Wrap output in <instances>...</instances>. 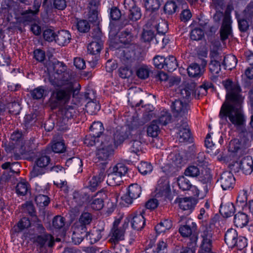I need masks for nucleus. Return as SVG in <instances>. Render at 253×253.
Returning <instances> with one entry per match:
<instances>
[{
	"mask_svg": "<svg viewBox=\"0 0 253 253\" xmlns=\"http://www.w3.org/2000/svg\"><path fill=\"white\" fill-rule=\"evenodd\" d=\"M222 84L227 92V101L222 105L219 117L226 122H227L228 118L236 127L243 126L245 123V118L241 109L243 98L241 94V87L230 80L223 81Z\"/></svg>",
	"mask_w": 253,
	"mask_h": 253,
	"instance_id": "f257e3e1",
	"label": "nucleus"
},
{
	"mask_svg": "<svg viewBox=\"0 0 253 253\" xmlns=\"http://www.w3.org/2000/svg\"><path fill=\"white\" fill-rule=\"evenodd\" d=\"M61 85H53L59 88L54 90L49 100V105L52 109H55L63 104L69 102L72 94L74 95L76 91L80 89L79 84L72 81L64 82Z\"/></svg>",
	"mask_w": 253,
	"mask_h": 253,
	"instance_id": "f03ea898",
	"label": "nucleus"
},
{
	"mask_svg": "<svg viewBox=\"0 0 253 253\" xmlns=\"http://www.w3.org/2000/svg\"><path fill=\"white\" fill-rule=\"evenodd\" d=\"M195 86V83H191L187 84L184 88L180 89L181 97L185 100H176L172 102L171 108L176 116H183L187 113L189 106L186 100L188 101L191 98V94H193Z\"/></svg>",
	"mask_w": 253,
	"mask_h": 253,
	"instance_id": "7ed1b4c3",
	"label": "nucleus"
},
{
	"mask_svg": "<svg viewBox=\"0 0 253 253\" xmlns=\"http://www.w3.org/2000/svg\"><path fill=\"white\" fill-rule=\"evenodd\" d=\"M120 222V219H116L114 222L109 242L111 243V248L115 250L116 253H125L127 250L124 247L121 248L119 243L124 239L125 228L127 225L124 224L122 227H119Z\"/></svg>",
	"mask_w": 253,
	"mask_h": 253,
	"instance_id": "20e7f679",
	"label": "nucleus"
},
{
	"mask_svg": "<svg viewBox=\"0 0 253 253\" xmlns=\"http://www.w3.org/2000/svg\"><path fill=\"white\" fill-rule=\"evenodd\" d=\"M100 141V144L97 147L96 157L99 161H106L113 154L114 141L110 136H102Z\"/></svg>",
	"mask_w": 253,
	"mask_h": 253,
	"instance_id": "39448f33",
	"label": "nucleus"
},
{
	"mask_svg": "<svg viewBox=\"0 0 253 253\" xmlns=\"http://www.w3.org/2000/svg\"><path fill=\"white\" fill-rule=\"evenodd\" d=\"M127 168L123 164L119 163L108 170L107 182L112 186L120 185L123 182L122 176L127 172Z\"/></svg>",
	"mask_w": 253,
	"mask_h": 253,
	"instance_id": "423d86ee",
	"label": "nucleus"
},
{
	"mask_svg": "<svg viewBox=\"0 0 253 253\" xmlns=\"http://www.w3.org/2000/svg\"><path fill=\"white\" fill-rule=\"evenodd\" d=\"M34 141V140L31 138L22 141L19 145H18L12 152L13 153L12 157L14 160H20L22 157L33 154L37 147Z\"/></svg>",
	"mask_w": 253,
	"mask_h": 253,
	"instance_id": "0eeeda50",
	"label": "nucleus"
},
{
	"mask_svg": "<svg viewBox=\"0 0 253 253\" xmlns=\"http://www.w3.org/2000/svg\"><path fill=\"white\" fill-rule=\"evenodd\" d=\"M54 78L49 77V81L53 85H61L62 83L71 81V76L66 71V67L62 64L58 63L53 67Z\"/></svg>",
	"mask_w": 253,
	"mask_h": 253,
	"instance_id": "6e6552de",
	"label": "nucleus"
},
{
	"mask_svg": "<svg viewBox=\"0 0 253 253\" xmlns=\"http://www.w3.org/2000/svg\"><path fill=\"white\" fill-rule=\"evenodd\" d=\"M200 236L202 239L201 245L202 250L205 252H210L212 243V232L211 228L208 226H203Z\"/></svg>",
	"mask_w": 253,
	"mask_h": 253,
	"instance_id": "1a4fd4ad",
	"label": "nucleus"
},
{
	"mask_svg": "<svg viewBox=\"0 0 253 253\" xmlns=\"http://www.w3.org/2000/svg\"><path fill=\"white\" fill-rule=\"evenodd\" d=\"M170 192L169 181L165 176L162 177L158 181L155 190V196L157 198H167Z\"/></svg>",
	"mask_w": 253,
	"mask_h": 253,
	"instance_id": "9d476101",
	"label": "nucleus"
},
{
	"mask_svg": "<svg viewBox=\"0 0 253 253\" xmlns=\"http://www.w3.org/2000/svg\"><path fill=\"white\" fill-rule=\"evenodd\" d=\"M141 193V187L137 184H132L128 187L127 194L124 195L122 199L126 203L130 204L133 199L139 197Z\"/></svg>",
	"mask_w": 253,
	"mask_h": 253,
	"instance_id": "9b49d317",
	"label": "nucleus"
},
{
	"mask_svg": "<svg viewBox=\"0 0 253 253\" xmlns=\"http://www.w3.org/2000/svg\"><path fill=\"white\" fill-rule=\"evenodd\" d=\"M218 181L224 190L233 188L235 184V178L231 172L228 171L222 172Z\"/></svg>",
	"mask_w": 253,
	"mask_h": 253,
	"instance_id": "f8f14e48",
	"label": "nucleus"
},
{
	"mask_svg": "<svg viewBox=\"0 0 253 253\" xmlns=\"http://www.w3.org/2000/svg\"><path fill=\"white\" fill-rule=\"evenodd\" d=\"M230 16L226 14L223 17L222 26L220 29V40L223 42L228 38L232 33Z\"/></svg>",
	"mask_w": 253,
	"mask_h": 253,
	"instance_id": "ddd939ff",
	"label": "nucleus"
},
{
	"mask_svg": "<svg viewBox=\"0 0 253 253\" xmlns=\"http://www.w3.org/2000/svg\"><path fill=\"white\" fill-rule=\"evenodd\" d=\"M23 141V134L19 131H14L11 135L10 141L6 146L5 150L7 152H12L16 147Z\"/></svg>",
	"mask_w": 253,
	"mask_h": 253,
	"instance_id": "4468645a",
	"label": "nucleus"
},
{
	"mask_svg": "<svg viewBox=\"0 0 253 253\" xmlns=\"http://www.w3.org/2000/svg\"><path fill=\"white\" fill-rule=\"evenodd\" d=\"M90 195L86 192L75 191L73 194L72 203L75 207H81L84 203L89 202Z\"/></svg>",
	"mask_w": 253,
	"mask_h": 253,
	"instance_id": "2eb2a0df",
	"label": "nucleus"
},
{
	"mask_svg": "<svg viewBox=\"0 0 253 253\" xmlns=\"http://www.w3.org/2000/svg\"><path fill=\"white\" fill-rule=\"evenodd\" d=\"M177 202L179 208L183 211H187V214L191 212L197 203L196 200L192 197L179 198Z\"/></svg>",
	"mask_w": 253,
	"mask_h": 253,
	"instance_id": "dca6fc26",
	"label": "nucleus"
},
{
	"mask_svg": "<svg viewBox=\"0 0 253 253\" xmlns=\"http://www.w3.org/2000/svg\"><path fill=\"white\" fill-rule=\"evenodd\" d=\"M186 3L183 0H171L167 1L164 6V11L165 13L171 15L180 9V6H182V8H183V5Z\"/></svg>",
	"mask_w": 253,
	"mask_h": 253,
	"instance_id": "f3484780",
	"label": "nucleus"
},
{
	"mask_svg": "<svg viewBox=\"0 0 253 253\" xmlns=\"http://www.w3.org/2000/svg\"><path fill=\"white\" fill-rule=\"evenodd\" d=\"M72 229L73 230L72 239L75 244H80L85 237H88L87 229L81 228L75 225L72 226Z\"/></svg>",
	"mask_w": 253,
	"mask_h": 253,
	"instance_id": "a211bd4d",
	"label": "nucleus"
},
{
	"mask_svg": "<svg viewBox=\"0 0 253 253\" xmlns=\"http://www.w3.org/2000/svg\"><path fill=\"white\" fill-rule=\"evenodd\" d=\"M178 130L179 141L180 142H184L189 140L190 138V130L186 122L182 121L181 124H177L176 126Z\"/></svg>",
	"mask_w": 253,
	"mask_h": 253,
	"instance_id": "6ab92c4d",
	"label": "nucleus"
},
{
	"mask_svg": "<svg viewBox=\"0 0 253 253\" xmlns=\"http://www.w3.org/2000/svg\"><path fill=\"white\" fill-rule=\"evenodd\" d=\"M240 167V169L245 174H250L253 172V160L251 156H246L243 158L239 164L235 163Z\"/></svg>",
	"mask_w": 253,
	"mask_h": 253,
	"instance_id": "aec40b11",
	"label": "nucleus"
},
{
	"mask_svg": "<svg viewBox=\"0 0 253 253\" xmlns=\"http://www.w3.org/2000/svg\"><path fill=\"white\" fill-rule=\"evenodd\" d=\"M106 197L104 191L98 192L92 197V201L90 203L91 208L96 211L101 210L104 206V198Z\"/></svg>",
	"mask_w": 253,
	"mask_h": 253,
	"instance_id": "412c9836",
	"label": "nucleus"
},
{
	"mask_svg": "<svg viewBox=\"0 0 253 253\" xmlns=\"http://www.w3.org/2000/svg\"><path fill=\"white\" fill-rule=\"evenodd\" d=\"M238 234L237 231L232 228L227 231L224 236L226 244L230 248H233L237 244Z\"/></svg>",
	"mask_w": 253,
	"mask_h": 253,
	"instance_id": "4be33fe9",
	"label": "nucleus"
},
{
	"mask_svg": "<svg viewBox=\"0 0 253 253\" xmlns=\"http://www.w3.org/2000/svg\"><path fill=\"white\" fill-rule=\"evenodd\" d=\"M92 220V215L88 212H84L80 215L79 220L74 225L85 229L90 225Z\"/></svg>",
	"mask_w": 253,
	"mask_h": 253,
	"instance_id": "5701e85b",
	"label": "nucleus"
},
{
	"mask_svg": "<svg viewBox=\"0 0 253 253\" xmlns=\"http://www.w3.org/2000/svg\"><path fill=\"white\" fill-rule=\"evenodd\" d=\"M196 230V224L190 220L186 221V224L181 226L179 232L183 237H188Z\"/></svg>",
	"mask_w": 253,
	"mask_h": 253,
	"instance_id": "b1692460",
	"label": "nucleus"
},
{
	"mask_svg": "<svg viewBox=\"0 0 253 253\" xmlns=\"http://www.w3.org/2000/svg\"><path fill=\"white\" fill-rule=\"evenodd\" d=\"M130 218H131V224L133 229L140 230L144 227L145 220L142 213L134 214Z\"/></svg>",
	"mask_w": 253,
	"mask_h": 253,
	"instance_id": "393cba45",
	"label": "nucleus"
},
{
	"mask_svg": "<svg viewBox=\"0 0 253 253\" xmlns=\"http://www.w3.org/2000/svg\"><path fill=\"white\" fill-rule=\"evenodd\" d=\"M203 67L200 68L199 65L197 63L191 64L187 68V72L188 75L191 77L196 78L200 77L202 76L204 72V67L206 66V62L203 61Z\"/></svg>",
	"mask_w": 253,
	"mask_h": 253,
	"instance_id": "a878e982",
	"label": "nucleus"
},
{
	"mask_svg": "<svg viewBox=\"0 0 253 253\" xmlns=\"http://www.w3.org/2000/svg\"><path fill=\"white\" fill-rule=\"evenodd\" d=\"M71 39V35L66 30H61L55 34V41L60 45H65L70 42Z\"/></svg>",
	"mask_w": 253,
	"mask_h": 253,
	"instance_id": "bb28decb",
	"label": "nucleus"
},
{
	"mask_svg": "<svg viewBox=\"0 0 253 253\" xmlns=\"http://www.w3.org/2000/svg\"><path fill=\"white\" fill-rule=\"evenodd\" d=\"M36 241L41 247L46 245L48 247H51L54 244L53 237L47 234L38 236L36 239Z\"/></svg>",
	"mask_w": 253,
	"mask_h": 253,
	"instance_id": "cd10ccee",
	"label": "nucleus"
},
{
	"mask_svg": "<svg viewBox=\"0 0 253 253\" xmlns=\"http://www.w3.org/2000/svg\"><path fill=\"white\" fill-rule=\"evenodd\" d=\"M105 176L104 171H101L98 175L92 176L89 181L88 188L92 191L95 190L100 183L103 181Z\"/></svg>",
	"mask_w": 253,
	"mask_h": 253,
	"instance_id": "c85d7f7f",
	"label": "nucleus"
},
{
	"mask_svg": "<svg viewBox=\"0 0 253 253\" xmlns=\"http://www.w3.org/2000/svg\"><path fill=\"white\" fill-rule=\"evenodd\" d=\"M188 237H189V241L187 244L188 248L184 249L180 253H193V249L197 247L198 236L196 231Z\"/></svg>",
	"mask_w": 253,
	"mask_h": 253,
	"instance_id": "c756f323",
	"label": "nucleus"
},
{
	"mask_svg": "<svg viewBox=\"0 0 253 253\" xmlns=\"http://www.w3.org/2000/svg\"><path fill=\"white\" fill-rule=\"evenodd\" d=\"M31 226V222L29 218L24 217L22 218L12 228L13 233H19Z\"/></svg>",
	"mask_w": 253,
	"mask_h": 253,
	"instance_id": "7c9ffc66",
	"label": "nucleus"
},
{
	"mask_svg": "<svg viewBox=\"0 0 253 253\" xmlns=\"http://www.w3.org/2000/svg\"><path fill=\"white\" fill-rule=\"evenodd\" d=\"M249 222L248 215L243 212H238L235 215L234 223L237 227L242 228Z\"/></svg>",
	"mask_w": 253,
	"mask_h": 253,
	"instance_id": "2f4dec72",
	"label": "nucleus"
},
{
	"mask_svg": "<svg viewBox=\"0 0 253 253\" xmlns=\"http://www.w3.org/2000/svg\"><path fill=\"white\" fill-rule=\"evenodd\" d=\"M61 115L63 120L68 121L69 119L73 118L76 114V110L73 106H67L60 109Z\"/></svg>",
	"mask_w": 253,
	"mask_h": 253,
	"instance_id": "473e14b6",
	"label": "nucleus"
},
{
	"mask_svg": "<svg viewBox=\"0 0 253 253\" xmlns=\"http://www.w3.org/2000/svg\"><path fill=\"white\" fill-rule=\"evenodd\" d=\"M128 137L126 129L123 127L117 128L114 134V141L118 144L122 143Z\"/></svg>",
	"mask_w": 253,
	"mask_h": 253,
	"instance_id": "72a5a7b5",
	"label": "nucleus"
},
{
	"mask_svg": "<svg viewBox=\"0 0 253 253\" xmlns=\"http://www.w3.org/2000/svg\"><path fill=\"white\" fill-rule=\"evenodd\" d=\"M151 21L148 23V24H150V27L151 29H155L157 31V33L159 34L165 35L168 31V26L167 24L163 21L158 23L157 21H153L152 23H150Z\"/></svg>",
	"mask_w": 253,
	"mask_h": 253,
	"instance_id": "f704fd0d",
	"label": "nucleus"
},
{
	"mask_svg": "<svg viewBox=\"0 0 253 253\" xmlns=\"http://www.w3.org/2000/svg\"><path fill=\"white\" fill-rule=\"evenodd\" d=\"M237 63V60L234 55H228L223 57L222 64L225 69L232 70L236 66Z\"/></svg>",
	"mask_w": 253,
	"mask_h": 253,
	"instance_id": "c9c22d12",
	"label": "nucleus"
},
{
	"mask_svg": "<svg viewBox=\"0 0 253 253\" xmlns=\"http://www.w3.org/2000/svg\"><path fill=\"white\" fill-rule=\"evenodd\" d=\"M90 130L91 131V134L101 139V135L103 132L104 130L103 124L101 122H94L90 127Z\"/></svg>",
	"mask_w": 253,
	"mask_h": 253,
	"instance_id": "e433bc0d",
	"label": "nucleus"
},
{
	"mask_svg": "<svg viewBox=\"0 0 253 253\" xmlns=\"http://www.w3.org/2000/svg\"><path fill=\"white\" fill-rule=\"evenodd\" d=\"M103 46L102 41H92L87 46L88 52L91 54L99 53Z\"/></svg>",
	"mask_w": 253,
	"mask_h": 253,
	"instance_id": "4c0bfd02",
	"label": "nucleus"
},
{
	"mask_svg": "<svg viewBox=\"0 0 253 253\" xmlns=\"http://www.w3.org/2000/svg\"><path fill=\"white\" fill-rule=\"evenodd\" d=\"M172 226V222L169 219H164L157 224L155 230L157 233H164L170 229Z\"/></svg>",
	"mask_w": 253,
	"mask_h": 253,
	"instance_id": "58836bf2",
	"label": "nucleus"
},
{
	"mask_svg": "<svg viewBox=\"0 0 253 253\" xmlns=\"http://www.w3.org/2000/svg\"><path fill=\"white\" fill-rule=\"evenodd\" d=\"M235 207L232 203H228L220 206V212L225 217L232 216L235 212Z\"/></svg>",
	"mask_w": 253,
	"mask_h": 253,
	"instance_id": "ea45409f",
	"label": "nucleus"
},
{
	"mask_svg": "<svg viewBox=\"0 0 253 253\" xmlns=\"http://www.w3.org/2000/svg\"><path fill=\"white\" fill-rule=\"evenodd\" d=\"M144 5L147 11L153 12L159 9L161 3L159 0H145Z\"/></svg>",
	"mask_w": 253,
	"mask_h": 253,
	"instance_id": "a19ab883",
	"label": "nucleus"
},
{
	"mask_svg": "<svg viewBox=\"0 0 253 253\" xmlns=\"http://www.w3.org/2000/svg\"><path fill=\"white\" fill-rule=\"evenodd\" d=\"M165 60L164 68L169 72H172L177 68V63L175 57L173 56H169L165 58Z\"/></svg>",
	"mask_w": 253,
	"mask_h": 253,
	"instance_id": "79ce46f5",
	"label": "nucleus"
},
{
	"mask_svg": "<svg viewBox=\"0 0 253 253\" xmlns=\"http://www.w3.org/2000/svg\"><path fill=\"white\" fill-rule=\"evenodd\" d=\"M150 70L149 67L145 65H142L138 67L136 70V74L137 76L140 79L145 80L149 76Z\"/></svg>",
	"mask_w": 253,
	"mask_h": 253,
	"instance_id": "37998d69",
	"label": "nucleus"
},
{
	"mask_svg": "<svg viewBox=\"0 0 253 253\" xmlns=\"http://www.w3.org/2000/svg\"><path fill=\"white\" fill-rule=\"evenodd\" d=\"M100 106L97 101H88L85 105L86 111L90 115H94L100 110Z\"/></svg>",
	"mask_w": 253,
	"mask_h": 253,
	"instance_id": "c03bdc74",
	"label": "nucleus"
},
{
	"mask_svg": "<svg viewBox=\"0 0 253 253\" xmlns=\"http://www.w3.org/2000/svg\"><path fill=\"white\" fill-rule=\"evenodd\" d=\"M159 132L160 129L157 125V120L153 121L151 124L147 127V135L152 137H155L158 136Z\"/></svg>",
	"mask_w": 253,
	"mask_h": 253,
	"instance_id": "a18cd8bd",
	"label": "nucleus"
},
{
	"mask_svg": "<svg viewBox=\"0 0 253 253\" xmlns=\"http://www.w3.org/2000/svg\"><path fill=\"white\" fill-rule=\"evenodd\" d=\"M29 190V185L28 182L22 181L19 182L16 187V192L20 196H24Z\"/></svg>",
	"mask_w": 253,
	"mask_h": 253,
	"instance_id": "49530a36",
	"label": "nucleus"
},
{
	"mask_svg": "<svg viewBox=\"0 0 253 253\" xmlns=\"http://www.w3.org/2000/svg\"><path fill=\"white\" fill-rule=\"evenodd\" d=\"M45 92L43 86H41L31 90L30 94L33 99H40L42 98Z\"/></svg>",
	"mask_w": 253,
	"mask_h": 253,
	"instance_id": "de8ad7c7",
	"label": "nucleus"
},
{
	"mask_svg": "<svg viewBox=\"0 0 253 253\" xmlns=\"http://www.w3.org/2000/svg\"><path fill=\"white\" fill-rule=\"evenodd\" d=\"M177 182L179 188L183 191L189 190L192 186L190 181L184 176L178 177Z\"/></svg>",
	"mask_w": 253,
	"mask_h": 253,
	"instance_id": "09e8293b",
	"label": "nucleus"
},
{
	"mask_svg": "<svg viewBox=\"0 0 253 253\" xmlns=\"http://www.w3.org/2000/svg\"><path fill=\"white\" fill-rule=\"evenodd\" d=\"M35 201L37 205L42 208L47 206L50 202L48 196L42 194L37 195L35 197Z\"/></svg>",
	"mask_w": 253,
	"mask_h": 253,
	"instance_id": "8fccbe9b",
	"label": "nucleus"
},
{
	"mask_svg": "<svg viewBox=\"0 0 253 253\" xmlns=\"http://www.w3.org/2000/svg\"><path fill=\"white\" fill-rule=\"evenodd\" d=\"M53 152L57 153H63L66 150V147L63 141H53L51 145Z\"/></svg>",
	"mask_w": 253,
	"mask_h": 253,
	"instance_id": "3c124183",
	"label": "nucleus"
},
{
	"mask_svg": "<svg viewBox=\"0 0 253 253\" xmlns=\"http://www.w3.org/2000/svg\"><path fill=\"white\" fill-rule=\"evenodd\" d=\"M142 143L139 140L131 141L129 143V149L131 153L138 155V153L141 151Z\"/></svg>",
	"mask_w": 253,
	"mask_h": 253,
	"instance_id": "603ef678",
	"label": "nucleus"
},
{
	"mask_svg": "<svg viewBox=\"0 0 253 253\" xmlns=\"http://www.w3.org/2000/svg\"><path fill=\"white\" fill-rule=\"evenodd\" d=\"M138 169L141 173L146 174L152 171L153 167L149 163L141 162L138 167Z\"/></svg>",
	"mask_w": 253,
	"mask_h": 253,
	"instance_id": "864d4df0",
	"label": "nucleus"
},
{
	"mask_svg": "<svg viewBox=\"0 0 253 253\" xmlns=\"http://www.w3.org/2000/svg\"><path fill=\"white\" fill-rule=\"evenodd\" d=\"M128 10L129 11L128 15L129 20L136 21L141 18V13L140 9L138 7L135 6Z\"/></svg>",
	"mask_w": 253,
	"mask_h": 253,
	"instance_id": "5fc2aeb1",
	"label": "nucleus"
},
{
	"mask_svg": "<svg viewBox=\"0 0 253 253\" xmlns=\"http://www.w3.org/2000/svg\"><path fill=\"white\" fill-rule=\"evenodd\" d=\"M88 21L92 23L97 25L99 23L98 11L96 8H90L88 14Z\"/></svg>",
	"mask_w": 253,
	"mask_h": 253,
	"instance_id": "6e6d98bb",
	"label": "nucleus"
},
{
	"mask_svg": "<svg viewBox=\"0 0 253 253\" xmlns=\"http://www.w3.org/2000/svg\"><path fill=\"white\" fill-rule=\"evenodd\" d=\"M204 36L203 30L200 28H195L192 30L190 34L191 40L194 41H199L201 40Z\"/></svg>",
	"mask_w": 253,
	"mask_h": 253,
	"instance_id": "4d7b16f0",
	"label": "nucleus"
},
{
	"mask_svg": "<svg viewBox=\"0 0 253 253\" xmlns=\"http://www.w3.org/2000/svg\"><path fill=\"white\" fill-rule=\"evenodd\" d=\"M171 116L168 112L163 111L161 113L157 122L162 125H166L170 122Z\"/></svg>",
	"mask_w": 253,
	"mask_h": 253,
	"instance_id": "13d9d810",
	"label": "nucleus"
},
{
	"mask_svg": "<svg viewBox=\"0 0 253 253\" xmlns=\"http://www.w3.org/2000/svg\"><path fill=\"white\" fill-rule=\"evenodd\" d=\"M100 139L94 136L92 134L86 135L84 140V144L87 146H92L95 145L97 142H99Z\"/></svg>",
	"mask_w": 253,
	"mask_h": 253,
	"instance_id": "bf43d9fd",
	"label": "nucleus"
},
{
	"mask_svg": "<svg viewBox=\"0 0 253 253\" xmlns=\"http://www.w3.org/2000/svg\"><path fill=\"white\" fill-rule=\"evenodd\" d=\"M77 27L80 32L86 33L89 31L90 26L86 20H81L77 22Z\"/></svg>",
	"mask_w": 253,
	"mask_h": 253,
	"instance_id": "052dcab7",
	"label": "nucleus"
},
{
	"mask_svg": "<svg viewBox=\"0 0 253 253\" xmlns=\"http://www.w3.org/2000/svg\"><path fill=\"white\" fill-rule=\"evenodd\" d=\"M119 40L121 43L127 44L130 43L132 40L131 34L128 32H122L119 35Z\"/></svg>",
	"mask_w": 253,
	"mask_h": 253,
	"instance_id": "680f3d73",
	"label": "nucleus"
},
{
	"mask_svg": "<svg viewBox=\"0 0 253 253\" xmlns=\"http://www.w3.org/2000/svg\"><path fill=\"white\" fill-rule=\"evenodd\" d=\"M53 226L56 229H61L65 225V219L64 217L57 215L54 217L52 221Z\"/></svg>",
	"mask_w": 253,
	"mask_h": 253,
	"instance_id": "e2e57ef3",
	"label": "nucleus"
},
{
	"mask_svg": "<svg viewBox=\"0 0 253 253\" xmlns=\"http://www.w3.org/2000/svg\"><path fill=\"white\" fill-rule=\"evenodd\" d=\"M184 173L187 176L196 177L200 174V170L197 167L191 166L185 169Z\"/></svg>",
	"mask_w": 253,
	"mask_h": 253,
	"instance_id": "0e129e2a",
	"label": "nucleus"
},
{
	"mask_svg": "<svg viewBox=\"0 0 253 253\" xmlns=\"http://www.w3.org/2000/svg\"><path fill=\"white\" fill-rule=\"evenodd\" d=\"M7 108L9 112L14 115L18 114L21 109L19 103L15 101L8 103Z\"/></svg>",
	"mask_w": 253,
	"mask_h": 253,
	"instance_id": "69168bd1",
	"label": "nucleus"
},
{
	"mask_svg": "<svg viewBox=\"0 0 253 253\" xmlns=\"http://www.w3.org/2000/svg\"><path fill=\"white\" fill-rule=\"evenodd\" d=\"M66 163L68 166H71L75 169L80 168L83 165L81 159L77 157H73L68 160Z\"/></svg>",
	"mask_w": 253,
	"mask_h": 253,
	"instance_id": "338daca9",
	"label": "nucleus"
},
{
	"mask_svg": "<svg viewBox=\"0 0 253 253\" xmlns=\"http://www.w3.org/2000/svg\"><path fill=\"white\" fill-rule=\"evenodd\" d=\"M242 147V145L240 141L237 139L232 140L229 143V150L232 152H238Z\"/></svg>",
	"mask_w": 253,
	"mask_h": 253,
	"instance_id": "774afa93",
	"label": "nucleus"
}]
</instances>
